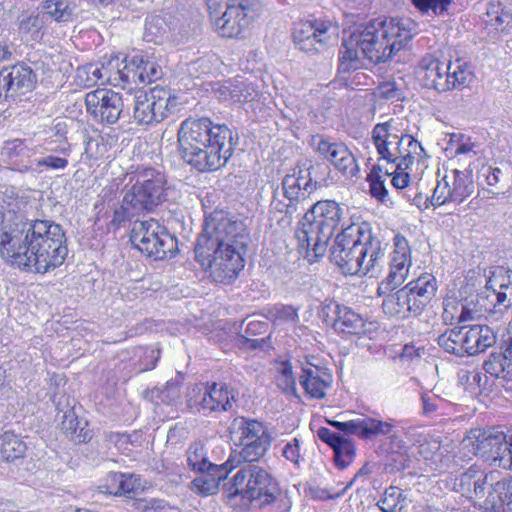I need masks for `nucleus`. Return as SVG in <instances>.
Listing matches in <instances>:
<instances>
[{
  "instance_id": "nucleus-9",
  "label": "nucleus",
  "mask_w": 512,
  "mask_h": 512,
  "mask_svg": "<svg viewBox=\"0 0 512 512\" xmlns=\"http://www.w3.org/2000/svg\"><path fill=\"white\" fill-rule=\"evenodd\" d=\"M131 243L142 254L154 260L171 256L176 249V240L156 220L136 221L130 235Z\"/></svg>"
},
{
  "instance_id": "nucleus-21",
  "label": "nucleus",
  "mask_w": 512,
  "mask_h": 512,
  "mask_svg": "<svg viewBox=\"0 0 512 512\" xmlns=\"http://www.w3.org/2000/svg\"><path fill=\"white\" fill-rule=\"evenodd\" d=\"M331 25L318 20H305L295 24L293 40L295 45L303 51H318L317 45H323L328 41L327 33Z\"/></svg>"
},
{
  "instance_id": "nucleus-46",
  "label": "nucleus",
  "mask_w": 512,
  "mask_h": 512,
  "mask_svg": "<svg viewBox=\"0 0 512 512\" xmlns=\"http://www.w3.org/2000/svg\"><path fill=\"white\" fill-rule=\"evenodd\" d=\"M405 496L400 488L390 486L385 489L383 496L377 502V506L383 512H396L405 505Z\"/></svg>"
},
{
  "instance_id": "nucleus-2",
  "label": "nucleus",
  "mask_w": 512,
  "mask_h": 512,
  "mask_svg": "<svg viewBox=\"0 0 512 512\" xmlns=\"http://www.w3.org/2000/svg\"><path fill=\"white\" fill-rule=\"evenodd\" d=\"M246 229L223 210H215L205 219L202 233L195 245V257L214 281L229 284L244 267L242 250Z\"/></svg>"
},
{
  "instance_id": "nucleus-47",
  "label": "nucleus",
  "mask_w": 512,
  "mask_h": 512,
  "mask_svg": "<svg viewBox=\"0 0 512 512\" xmlns=\"http://www.w3.org/2000/svg\"><path fill=\"white\" fill-rule=\"evenodd\" d=\"M276 384L285 393H295L296 379L290 361H282L276 367Z\"/></svg>"
},
{
  "instance_id": "nucleus-19",
  "label": "nucleus",
  "mask_w": 512,
  "mask_h": 512,
  "mask_svg": "<svg viewBox=\"0 0 512 512\" xmlns=\"http://www.w3.org/2000/svg\"><path fill=\"white\" fill-rule=\"evenodd\" d=\"M412 316L419 315L430 303L437 291L436 278L428 273L420 275L399 289Z\"/></svg>"
},
{
  "instance_id": "nucleus-30",
  "label": "nucleus",
  "mask_w": 512,
  "mask_h": 512,
  "mask_svg": "<svg viewBox=\"0 0 512 512\" xmlns=\"http://www.w3.org/2000/svg\"><path fill=\"white\" fill-rule=\"evenodd\" d=\"M476 148H478V145L470 136L462 133H451L445 151L449 153L451 161L457 162L459 165L468 162L467 167L471 168V163L477 156Z\"/></svg>"
},
{
  "instance_id": "nucleus-37",
  "label": "nucleus",
  "mask_w": 512,
  "mask_h": 512,
  "mask_svg": "<svg viewBox=\"0 0 512 512\" xmlns=\"http://www.w3.org/2000/svg\"><path fill=\"white\" fill-rule=\"evenodd\" d=\"M26 443L19 435L6 431L0 436V460L12 462L25 455Z\"/></svg>"
},
{
  "instance_id": "nucleus-1",
  "label": "nucleus",
  "mask_w": 512,
  "mask_h": 512,
  "mask_svg": "<svg viewBox=\"0 0 512 512\" xmlns=\"http://www.w3.org/2000/svg\"><path fill=\"white\" fill-rule=\"evenodd\" d=\"M68 254L60 225L49 220L14 221L11 211L0 220V257L26 272L45 274L61 266Z\"/></svg>"
},
{
  "instance_id": "nucleus-45",
  "label": "nucleus",
  "mask_w": 512,
  "mask_h": 512,
  "mask_svg": "<svg viewBox=\"0 0 512 512\" xmlns=\"http://www.w3.org/2000/svg\"><path fill=\"white\" fill-rule=\"evenodd\" d=\"M187 462L194 471L198 472H205L207 469L216 466L209 462L204 445L200 442H194L189 446Z\"/></svg>"
},
{
  "instance_id": "nucleus-36",
  "label": "nucleus",
  "mask_w": 512,
  "mask_h": 512,
  "mask_svg": "<svg viewBox=\"0 0 512 512\" xmlns=\"http://www.w3.org/2000/svg\"><path fill=\"white\" fill-rule=\"evenodd\" d=\"M449 452L447 447H443L438 439H426L419 445L418 453L425 460L429 461L432 469L439 472L449 468L450 457L444 455Z\"/></svg>"
},
{
  "instance_id": "nucleus-28",
  "label": "nucleus",
  "mask_w": 512,
  "mask_h": 512,
  "mask_svg": "<svg viewBox=\"0 0 512 512\" xmlns=\"http://www.w3.org/2000/svg\"><path fill=\"white\" fill-rule=\"evenodd\" d=\"M396 151L395 155L387 162L397 166L398 170H410L415 159L420 160L426 156L421 143L405 132L400 136L399 147Z\"/></svg>"
},
{
  "instance_id": "nucleus-54",
  "label": "nucleus",
  "mask_w": 512,
  "mask_h": 512,
  "mask_svg": "<svg viewBox=\"0 0 512 512\" xmlns=\"http://www.w3.org/2000/svg\"><path fill=\"white\" fill-rule=\"evenodd\" d=\"M76 77L78 82L85 87L93 86L99 82L105 84L100 64L90 63L79 67L76 71Z\"/></svg>"
},
{
  "instance_id": "nucleus-13",
  "label": "nucleus",
  "mask_w": 512,
  "mask_h": 512,
  "mask_svg": "<svg viewBox=\"0 0 512 512\" xmlns=\"http://www.w3.org/2000/svg\"><path fill=\"white\" fill-rule=\"evenodd\" d=\"M235 401L234 394L225 385L198 384L188 394L187 405L197 412L227 411Z\"/></svg>"
},
{
  "instance_id": "nucleus-55",
  "label": "nucleus",
  "mask_w": 512,
  "mask_h": 512,
  "mask_svg": "<svg viewBox=\"0 0 512 512\" xmlns=\"http://www.w3.org/2000/svg\"><path fill=\"white\" fill-rule=\"evenodd\" d=\"M462 299L457 300L453 297H447L443 301L442 319L444 323L453 325L455 323H462Z\"/></svg>"
},
{
  "instance_id": "nucleus-32",
  "label": "nucleus",
  "mask_w": 512,
  "mask_h": 512,
  "mask_svg": "<svg viewBox=\"0 0 512 512\" xmlns=\"http://www.w3.org/2000/svg\"><path fill=\"white\" fill-rule=\"evenodd\" d=\"M318 187V182H312L309 177L305 180L303 177L295 174L286 175L282 180V197L286 200L300 203Z\"/></svg>"
},
{
  "instance_id": "nucleus-44",
  "label": "nucleus",
  "mask_w": 512,
  "mask_h": 512,
  "mask_svg": "<svg viewBox=\"0 0 512 512\" xmlns=\"http://www.w3.org/2000/svg\"><path fill=\"white\" fill-rule=\"evenodd\" d=\"M169 26L161 16H150L146 19L144 38L147 42L161 43L168 35Z\"/></svg>"
},
{
  "instance_id": "nucleus-20",
  "label": "nucleus",
  "mask_w": 512,
  "mask_h": 512,
  "mask_svg": "<svg viewBox=\"0 0 512 512\" xmlns=\"http://www.w3.org/2000/svg\"><path fill=\"white\" fill-rule=\"evenodd\" d=\"M312 221L323 230V234L334 235L339 226L346 228L345 219L348 215V207L334 200H320L312 205L305 213Z\"/></svg>"
},
{
  "instance_id": "nucleus-24",
  "label": "nucleus",
  "mask_w": 512,
  "mask_h": 512,
  "mask_svg": "<svg viewBox=\"0 0 512 512\" xmlns=\"http://www.w3.org/2000/svg\"><path fill=\"white\" fill-rule=\"evenodd\" d=\"M299 382L307 395L311 398L321 399L326 395V390L332 383V375L326 367L306 360L305 363H302Z\"/></svg>"
},
{
  "instance_id": "nucleus-40",
  "label": "nucleus",
  "mask_w": 512,
  "mask_h": 512,
  "mask_svg": "<svg viewBox=\"0 0 512 512\" xmlns=\"http://www.w3.org/2000/svg\"><path fill=\"white\" fill-rule=\"evenodd\" d=\"M393 427L394 425L389 421L363 416L360 417V438L370 440L379 436H386L391 433Z\"/></svg>"
},
{
  "instance_id": "nucleus-64",
  "label": "nucleus",
  "mask_w": 512,
  "mask_h": 512,
  "mask_svg": "<svg viewBox=\"0 0 512 512\" xmlns=\"http://www.w3.org/2000/svg\"><path fill=\"white\" fill-rule=\"evenodd\" d=\"M108 152L107 144L103 139H90L86 143L84 155L87 159L98 160L105 157Z\"/></svg>"
},
{
  "instance_id": "nucleus-50",
  "label": "nucleus",
  "mask_w": 512,
  "mask_h": 512,
  "mask_svg": "<svg viewBox=\"0 0 512 512\" xmlns=\"http://www.w3.org/2000/svg\"><path fill=\"white\" fill-rule=\"evenodd\" d=\"M79 420L73 411L66 412L61 423L62 430L78 442H86L91 436L84 427L79 428Z\"/></svg>"
},
{
  "instance_id": "nucleus-16",
  "label": "nucleus",
  "mask_w": 512,
  "mask_h": 512,
  "mask_svg": "<svg viewBox=\"0 0 512 512\" xmlns=\"http://www.w3.org/2000/svg\"><path fill=\"white\" fill-rule=\"evenodd\" d=\"M332 236L331 233H325L324 235L322 228L306 214L299 222L296 230L299 248L309 262H315L325 255Z\"/></svg>"
},
{
  "instance_id": "nucleus-14",
  "label": "nucleus",
  "mask_w": 512,
  "mask_h": 512,
  "mask_svg": "<svg viewBox=\"0 0 512 512\" xmlns=\"http://www.w3.org/2000/svg\"><path fill=\"white\" fill-rule=\"evenodd\" d=\"M412 265L411 248L408 240L401 234L393 238V249L390 253L389 273L378 287L379 294L394 290L407 279Z\"/></svg>"
},
{
  "instance_id": "nucleus-42",
  "label": "nucleus",
  "mask_w": 512,
  "mask_h": 512,
  "mask_svg": "<svg viewBox=\"0 0 512 512\" xmlns=\"http://www.w3.org/2000/svg\"><path fill=\"white\" fill-rule=\"evenodd\" d=\"M449 90L463 85H468L473 79L470 66L461 60L448 62Z\"/></svg>"
},
{
  "instance_id": "nucleus-61",
  "label": "nucleus",
  "mask_w": 512,
  "mask_h": 512,
  "mask_svg": "<svg viewBox=\"0 0 512 512\" xmlns=\"http://www.w3.org/2000/svg\"><path fill=\"white\" fill-rule=\"evenodd\" d=\"M33 165L37 172H41V168L46 170H64L68 166V159L49 154L41 159L34 160Z\"/></svg>"
},
{
  "instance_id": "nucleus-43",
  "label": "nucleus",
  "mask_w": 512,
  "mask_h": 512,
  "mask_svg": "<svg viewBox=\"0 0 512 512\" xmlns=\"http://www.w3.org/2000/svg\"><path fill=\"white\" fill-rule=\"evenodd\" d=\"M404 296L397 290L395 293L389 294L382 302V308L385 314L391 317L405 319L411 317V313L407 307Z\"/></svg>"
},
{
  "instance_id": "nucleus-17",
  "label": "nucleus",
  "mask_w": 512,
  "mask_h": 512,
  "mask_svg": "<svg viewBox=\"0 0 512 512\" xmlns=\"http://www.w3.org/2000/svg\"><path fill=\"white\" fill-rule=\"evenodd\" d=\"M312 144L320 156L343 175L353 177L357 174L358 165L355 157L344 144L331 142L321 136L313 137Z\"/></svg>"
},
{
  "instance_id": "nucleus-8",
  "label": "nucleus",
  "mask_w": 512,
  "mask_h": 512,
  "mask_svg": "<svg viewBox=\"0 0 512 512\" xmlns=\"http://www.w3.org/2000/svg\"><path fill=\"white\" fill-rule=\"evenodd\" d=\"M130 189L123 197V207L129 213L150 211L166 199L165 175L151 167H138L127 174Z\"/></svg>"
},
{
  "instance_id": "nucleus-59",
  "label": "nucleus",
  "mask_w": 512,
  "mask_h": 512,
  "mask_svg": "<svg viewBox=\"0 0 512 512\" xmlns=\"http://www.w3.org/2000/svg\"><path fill=\"white\" fill-rule=\"evenodd\" d=\"M281 454L296 468H299L301 463L304 462V456L301 452V442L298 438H293L286 442L282 448Z\"/></svg>"
},
{
  "instance_id": "nucleus-39",
  "label": "nucleus",
  "mask_w": 512,
  "mask_h": 512,
  "mask_svg": "<svg viewBox=\"0 0 512 512\" xmlns=\"http://www.w3.org/2000/svg\"><path fill=\"white\" fill-rule=\"evenodd\" d=\"M272 443V437L267 430H261V433L247 442L240 450V456L246 462H255L260 460L269 450Z\"/></svg>"
},
{
  "instance_id": "nucleus-53",
  "label": "nucleus",
  "mask_w": 512,
  "mask_h": 512,
  "mask_svg": "<svg viewBox=\"0 0 512 512\" xmlns=\"http://www.w3.org/2000/svg\"><path fill=\"white\" fill-rule=\"evenodd\" d=\"M102 70V77L105 84L115 87L122 85L121 78V59L118 56H111L109 59L100 63Z\"/></svg>"
},
{
  "instance_id": "nucleus-49",
  "label": "nucleus",
  "mask_w": 512,
  "mask_h": 512,
  "mask_svg": "<svg viewBox=\"0 0 512 512\" xmlns=\"http://www.w3.org/2000/svg\"><path fill=\"white\" fill-rule=\"evenodd\" d=\"M136 75L138 85H145L160 79L163 73L161 67L155 61L142 55V63L137 65Z\"/></svg>"
},
{
  "instance_id": "nucleus-57",
  "label": "nucleus",
  "mask_w": 512,
  "mask_h": 512,
  "mask_svg": "<svg viewBox=\"0 0 512 512\" xmlns=\"http://www.w3.org/2000/svg\"><path fill=\"white\" fill-rule=\"evenodd\" d=\"M462 323L479 320L484 316L485 309L477 298L462 299Z\"/></svg>"
},
{
  "instance_id": "nucleus-62",
  "label": "nucleus",
  "mask_w": 512,
  "mask_h": 512,
  "mask_svg": "<svg viewBox=\"0 0 512 512\" xmlns=\"http://www.w3.org/2000/svg\"><path fill=\"white\" fill-rule=\"evenodd\" d=\"M452 0H413V4L422 13H433L442 15L450 5Z\"/></svg>"
},
{
  "instance_id": "nucleus-23",
  "label": "nucleus",
  "mask_w": 512,
  "mask_h": 512,
  "mask_svg": "<svg viewBox=\"0 0 512 512\" xmlns=\"http://www.w3.org/2000/svg\"><path fill=\"white\" fill-rule=\"evenodd\" d=\"M448 63L439 61L432 55L424 56L418 66L417 76L422 85L438 92L449 90Z\"/></svg>"
},
{
  "instance_id": "nucleus-29",
  "label": "nucleus",
  "mask_w": 512,
  "mask_h": 512,
  "mask_svg": "<svg viewBox=\"0 0 512 512\" xmlns=\"http://www.w3.org/2000/svg\"><path fill=\"white\" fill-rule=\"evenodd\" d=\"M35 153V147H29L26 142L21 139H13L5 142L1 151V155L20 171L36 170L33 165L34 160H31V157Z\"/></svg>"
},
{
  "instance_id": "nucleus-12",
  "label": "nucleus",
  "mask_w": 512,
  "mask_h": 512,
  "mask_svg": "<svg viewBox=\"0 0 512 512\" xmlns=\"http://www.w3.org/2000/svg\"><path fill=\"white\" fill-rule=\"evenodd\" d=\"M474 192L473 170L452 169L437 181L430 198L433 206H441L448 202L461 203Z\"/></svg>"
},
{
  "instance_id": "nucleus-3",
  "label": "nucleus",
  "mask_w": 512,
  "mask_h": 512,
  "mask_svg": "<svg viewBox=\"0 0 512 512\" xmlns=\"http://www.w3.org/2000/svg\"><path fill=\"white\" fill-rule=\"evenodd\" d=\"M418 32L410 18L375 19L357 26L345 37L339 51V73L361 68V56L372 63L385 62L403 49Z\"/></svg>"
},
{
  "instance_id": "nucleus-31",
  "label": "nucleus",
  "mask_w": 512,
  "mask_h": 512,
  "mask_svg": "<svg viewBox=\"0 0 512 512\" xmlns=\"http://www.w3.org/2000/svg\"><path fill=\"white\" fill-rule=\"evenodd\" d=\"M220 98L232 103H246L253 101L257 95L256 87L242 77H236L233 80L223 84L219 88Z\"/></svg>"
},
{
  "instance_id": "nucleus-15",
  "label": "nucleus",
  "mask_w": 512,
  "mask_h": 512,
  "mask_svg": "<svg viewBox=\"0 0 512 512\" xmlns=\"http://www.w3.org/2000/svg\"><path fill=\"white\" fill-rule=\"evenodd\" d=\"M87 112L102 123H116L123 111V100L119 93L101 88L90 91L85 96Z\"/></svg>"
},
{
  "instance_id": "nucleus-41",
  "label": "nucleus",
  "mask_w": 512,
  "mask_h": 512,
  "mask_svg": "<svg viewBox=\"0 0 512 512\" xmlns=\"http://www.w3.org/2000/svg\"><path fill=\"white\" fill-rule=\"evenodd\" d=\"M46 23L44 14H33L22 18L19 22V32L27 40L39 41L43 36V29Z\"/></svg>"
},
{
  "instance_id": "nucleus-51",
  "label": "nucleus",
  "mask_w": 512,
  "mask_h": 512,
  "mask_svg": "<svg viewBox=\"0 0 512 512\" xmlns=\"http://www.w3.org/2000/svg\"><path fill=\"white\" fill-rule=\"evenodd\" d=\"M268 318L276 325L294 326L298 322L297 310L289 305L277 304L268 310Z\"/></svg>"
},
{
  "instance_id": "nucleus-48",
  "label": "nucleus",
  "mask_w": 512,
  "mask_h": 512,
  "mask_svg": "<svg viewBox=\"0 0 512 512\" xmlns=\"http://www.w3.org/2000/svg\"><path fill=\"white\" fill-rule=\"evenodd\" d=\"M43 14L57 22H67L71 19L72 8L65 0H46L43 5Z\"/></svg>"
},
{
  "instance_id": "nucleus-6",
  "label": "nucleus",
  "mask_w": 512,
  "mask_h": 512,
  "mask_svg": "<svg viewBox=\"0 0 512 512\" xmlns=\"http://www.w3.org/2000/svg\"><path fill=\"white\" fill-rule=\"evenodd\" d=\"M454 489L463 496L480 500L492 512H512V481L502 480L501 472H485L474 464L455 479Z\"/></svg>"
},
{
  "instance_id": "nucleus-27",
  "label": "nucleus",
  "mask_w": 512,
  "mask_h": 512,
  "mask_svg": "<svg viewBox=\"0 0 512 512\" xmlns=\"http://www.w3.org/2000/svg\"><path fill=\"white\" fill-rule=\"evenodd\" d=\"M2 75L5 80L3 85L6 89V98L23 95L33 88V71L25 64H16L10 69H3Z\"/></svg>"
},
{
  "instance_id": "nucleus-5",
  "label": "nucleus",
  "mask_w": 512,
  "mask_h": 512,
  "mask_svg": "<svg viewBox=\"0 0 512 512\" xmlns=\"http://www.w3.org/2000/svg\"><path fill=\"white\" fill-rule=\"evenodd\" d=\"M384 248L367 223H350L337 234L331 260L346 275L376 276L384 261Z\"/></svg>"
},
{
  "instance_id": "nucleus-34",
  "label": "nucleus",
  "mask_w": 512,
  "mask_h": 512,
  "mask_svg": "<svg viewBox=\"0 0 512 512\" xmlns=\"http://www.w3.org/2000/svg\"><path fill=\"white\" fill-rule=\"evenodd\" d=\"M228 429L233 443L243 447L247 442L259 435L261 430H267V427L257 420L236 417L232 420Z\"/></svg>"
},
{
  "instance_id": "nucleus-22",
  "label": "nucleus",
  "mask_w": 512,
  "mask_h": 512,
  "mask_svg": "<svg viewBox=\"0 0 512 512\" xmlns=\"http://www.w3.org/2000/svg\"><path fill=\"white\" fill-rule=\"evenodd\" d=\"M403 132L396 119H390L374 126L372 140L381 159L388 161L395 155Z\"/></svg>"
},
{
  "instance_id": "nucleus-26",
  "label": "nucleus",
  "mask_w": 512,
  "mask_h": 512,
  "mask_svg": "<svg viewBox=\"0 0 512 512\" xmlns=\"http://www.w3.org/2000/svg\"><path fill=\"white\" fill-rule=\"evenodd\" d=\"M486 298L494 302V306L507 309L512 305V271L498 269L486 283Z\"/></svg>"
},
{
  "instance_id": "nucleus-10",
  "label": "nucleus",
  "mask_w": 512,
  "mask_h": 512,
  "mask_svg": "<svg viewBox=\"0 0 512 512\" xmlns=\"http://www.w3.org/2000/svg\"><path fill=\"white\" fill-rule=\"evenodd\" d=\"M176 103L177 98L164 87L138 91L134 96V120L139 125L160 123L168 117Z\"/></svg>"
},
{
  "instance_id": "nucleus-18",
  "label": "nucleus",
  "mask_w": 512,
  "mask_h": 512,
  "mask_svg": "<svg viewBox=\"0 0 512 512\" xmlns=\"http://www.w3.org/2000/svg\"><path fill=\"white\" fill-rule=\"evenodd\" d=\"M329 313L335 315L333 328L338 334L343 336H362L368 332L367 321L353 311L350 307L340 305L335 301H329L322 306V314L329 316Z\"/></svg>"
},
{
  "instance_id": "nucleus-63",
  "label": "nucleus",
  "mask_w": 512,
  "mask_h": 512,
  "mask_svg": "<svg viewBox=\"0 0 512 512\" xmlns=\"http://www.w3.org/2000/svg\"><path fill=\"white\" fill-rule=\"evenodd\" d=\"M333 451L336 465L344 468L351 462L355 454V447L349 440L344 439Z\"/></svg>"
},
{
  "instance_id": "nucleus-38",
  "label": "nucleus",
  "mask_w": 512,
  "mask_h": 512,
  "mask_svg": "<svg viewBox=\"0 0 512 512\" xmlns=\"http://www.w3.org/2000/svg\"><path fill=\"white\" fill-rule=\"evenodd\" d=\"M437 343L448 353L459 357L468 356L463 326L445 331L438 337Z\"/></svg>"
},
{
  "instance_id": "nucleus-11",
  "label": "nucleus",
  "mask_w": 512,
  "mask_h": 512,
  "mask_svg": "<svg viewBox=\"0 0 512 512\" xmlns=\"http://www.w3.org/2000/svg\"><path fill=\"white\" fill-rule=\"evenodd\" d=\"M463 449H467L472 455L479 456L486 461L498 462L501 466L504 454L508 450V437L495 428L471 429L461 442Z\"/></svg>"
},
{
  "instance_id": "nucleus-60",
  "label": "nucleus",
  "mask_w": 512,
  "mask_h": 512,
  "mask_svg": "<svg viewBox=\"0 0 512 512\" xmlns=\"http://www.w3.org/2000/svg\"><path fill=\"white\" fill-rule=\"evenodd\" d=\"M111 481L117 485V488L111 490L114 494H127L136 489V479L132 475L123 473H113L110 475Z\"/></svg>"
},
{
  "instance_id": "nucleus-25",
  "label": "nucleus",
  "mask_w": 512,
  "mask_h": 512,
  "mask_svg": "<svg viewBox=\"0 0 512 512\" xmlns=\"http://www.w3.org/2000/svg\"><path fill=\"white\" fill-rule=\"evenodd\" d=\"M246 10L245 3L228 8V12H223L220 17L213 20L217 33L226 38L239 37L249 23Z\"/></svg>"
},
{
  "instance_id": "nucleus-4",
  "label": "nucleus",
  "mask_w": 512,
  "mask_h": 512,
  "mask_svg": "<svg viewBox=\"0 0 512 512\" xmlns=\"http://www.w3.org/2000/svg\"><path fill=\"white\" fill-rule=\"evenodd\" d=\"M182 158L200 172L223 167L231 158L235 142L232 130L209 118H188L178 130Z\"/></svg>"
},
{
  "instance_id": "nucleus-35",
  "label": "nucleus",
  "mask_w": 512,
  "mask_h": 512,
  "mask_svg": "<svg viewBox=\"0 0 512 512\" xmlns=\"http://www.w3.org/2000/svg\"><path fill=\"white\" fill-rule=\"evenodd\" d=\"M486 373L496 378L512 376V339L509 341L503 352H493L483 363Z\"/></svg>"
},
{
  "instance_id": "nucleus-52",
  "label": "nucleus",
  "mask_w": 512,
  "mask_h": 512,
  "mask_svg": "<svg viewBox=\"0 0 512 512\" xmlns=\"http://www.w3.org/2000/svg\"><path fill=\"white\" fill-rule=\"evenodd\" d=\"M142 63V55L136 54L132 56L125 57L121 59V80L122 85H120L121 88L125 89L129 87L130 85H138L137 83V75H136V69L137 65H140Z\"/></svg>"
},
{
  "instance_id": "nucleus-7",
  "label": "nucleus",
  "mask_w": 512,
  "mask_h": 512,
  "mask_svg": "<svg viewBox=\"0 0 512 512\" xmlns=\"http://www.w3.org/2000/svg\"><path fill=\"white\" fill-rule=\"evenodd\" d=\"M239 496L260 507L277 503L279 512H289L292 506L289 497L284 494L278 481L266 469L258 465H248L238 470L231 479L229 497Z\"/></svg>"
},
{
  "instance_id": "nucleus-33",
  "label": "nucleus",
  "mask_w": 512,
  "mask_h": 512,
  "mask_svg": "<svg viewBox=\"0 0 512 512\" xmlns=\"http://www.w3.org/2000/svg\"><path fill=\"white\" fill-rule=\"evenodd\" d=\"M226 464L217 465L207 469L192 481V489L201 496H210L217 493L221 481L227 478L229 471Z\"/></svg>"
},
{
  "instance_id": "nucleus-56",
  "label": "nucleus",
  "mask_w": 512,
  "mask_h": 512,
  "mask_svg": "<svg viewBox=\"0 0 512 512\" xmlns=\"http://www.w3.org/2000/svg\"><path fill=\"white\" fill-rule=\"evenodd\" d=\"M497 341V333L488 325H479L478 334L476 337V345L474 348V355L486 351L492 347Z\"/></svg>"
},
{
  "instance_id": "nucleus-58",
  "label": "nucleus",
  "mask_w": 512,
  "mask_h": 512,
  "mask_svg": "<svg viewBox=\"0 0 512 512\" xmlns=\"http://www.w3.org/2000/svg\"><path fill=\"white\" fill-rule=\"evenodd\" d=\"M380 167H373L371 172L367 176V181L370 184L371 195L380 201H384L387 197V189L384 185L385 180L382 179Z\"/></svg>"
}]
</instances>
